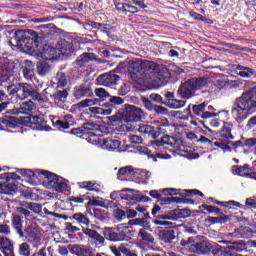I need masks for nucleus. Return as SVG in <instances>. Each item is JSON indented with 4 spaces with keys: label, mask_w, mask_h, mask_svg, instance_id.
I'll return each mask as SVG.
<instances>
[{
    "label": "nucleus",
    "mask_w": 256,
    "mask_h": 256,
    "mask_svg": "<svg viewBox=\"0 0 256 256\" xmlns=\"http://www.w3.org/2000/svg\"><path fill=\"white\" fill-rule=\"evenodd\" d=\"M256 113V87L244 91L232 102L231 114L238 123Z\"/></svg>",
    "instance_id": "f257e3e1"
},
{
    "label": "nucleus",
    "mask_w": 256,
    "mask_h": 256,
    "mask_svg": "<svg viewBox=\"0 0 256 256\" xmlns=\"http://www.w3.org/2000/svg\"><path fill=\"white\" fill-rule=\"evenodd\" d=\"M17 47L24 49L26 53H37L41 38L34 30H17L13 36Z\"/></svg>",
    "instance_id": "f03ea898"
},
{
    "label": "nucleus",
    "mask_w": 256,
    "mask_h": 256,
    "mask_svg": "<svg viewBox=\"0 0 256 256\" xmlns=\"http://www.w3.org/2000/svg\"><path fill=\"white\" fill-rule=\"evenodd\" d=\"M153 71L151 61L135 59L128 66V73L132 81H141L149 77V73Z\"/></svg>",
    "instance_id": "7ed1b4c3"
},
{
    "label": "nucleus",
    "mask_w": 256,
    "mask_h": 256,
    "mask_svg": "<svg viewBox=\"0 0 256 256\" xmlns=\"http://www.w3.org/2000/svg\"><path fill=\"white\" fill-rule=\"evenodd\" d=\"M104 237L114 243L131 241L135 237V230L129 228L126 224H119L115 228H105Z\"/></svg>",
    "instance_id": "20e7f679"
},
{
    "label": "nucleus",
    "mask_w": 256,
    "mask_h": 256,
    "mask_svg": "<svg viewBox=\"0 0 256 256\" xmlns=\"http://www.w3.org/2000/svg\"><path fill=\"white\" fill-rule=\"evenodd\" d=\"M209 80L205 77H198L188 79L182 85H180L177 93L181 97V99H191L193 95H195V91L198 89H203Z\"/></svg>",
    "instance_id": "39448f33"
},
{
    "label": "nucleus",
    "mask_w": 256,
    "mask_h": 256,
    "mask_svg": "<svg viewBox=\"0 0 256 256\" xmlns=\"http://www.w3.org/2000/svg\"><path fill=\"white\" fill-rule=\"evenodd\" d=\"M199 209H204V211H207V213L212 215H219L218 217L208 216L206 218V222L211 225H225V223L233 221V217H235L231 214L225 215L221 208L213 205L202 204L199 206Z\"/></svg>",
    "instance_id": "423d86ee"
},
{
    "label": "nucleus",
    "mask_w": 256,
    "mask_h": 256,
    "mask_svg": "<svg viewBox=\"0 0 256 256\" xmlns=\"http://www.w3.org/2000/svg\"><path fill=\"white\" fill-rule=\"evenodd\" d=\"M39 175H42L44 179H47L48 189H53L56 193H65L68 189L67 183L63 182V177L49 171V170H39Z\"/></svg>",
    "instance_id": "0eeeda50"
},
{
    "label": "nucleus",
    "mask_w": 256,
    "mask_h": 256,
    "mask_svg": "<svg viewBox=\"0 0 256 256\" xmlns=\"http://www.w3.org/2000/svg\"><path fill=\"white\" fill-rule=\"evenodd\" d=\"M8 95H16L17 99L21 101L29 99L31 97L33 90V85L27 82H19L17 84H11L6 87Z\"/></svg>",
    "instance_id": "6e6552de"
},
{
    "label": "nucleus",
    "mask_w": 256,
    "mask_h": 256,
    "mask_svg": "<svg viewBox=\"0 0 256 256\" xmlns=\"http://www.w3.org/2000/svg\"><path fill=\"white\" fill-rule=\"evenodd\" d=\"M83 29H86V31H91V29H96L97 31H100V33H104L107 35L109 39H112V41H115V26H111L110 24L106 23H99L93 20H86L82 23Z\"/></svg>",
    "instance_id": "1a4fd4ad"
},
{
    "label": "nucleus",
    "mask_w": 256,
    "mask_h": 256,
    "mask_svg": "<svg viewBox=\"0 0 256 256\" xmlns=\"http://www.w3.org/2000/svg\"><path fill=\"white\" fill-rule=\"evenodd\" d=\"M128 129H130V131H139L141 135H147V137H150L151 139H157L161 137V135H165V133H167V131L161 127L155 128L149 124L143 123H139L137 126L130 125Z\"/></svg>",
    "instance_id": "9d476101"
},
{
    "label": "nucleus",
    "mask_w": 256,
    "mask_h": 256,
    "mask_svg": "<svg viewBox=\"0 0 256 256\" xmlns=\"http://www.w3.org/2000/svg\"><path fill=\"white\" fill-rule=\"evenodd\" d=\"M186 111L189 115H195L196 117H201V119H213L217 117L215 112H207V103L203 102L201 104H190Z\"/></svg>",
    "instance_id": "9b49d317"
},
{
    "label": "nucleus",
    "mask_w": 256,
    "mask_h": 256,
    "mask_svg": "<svg viewBox=\"0 0 256 256\" xmlns=\"http://www.w3.org/2000/svg\"><path fill=\"white\" fill-rule=\"evenodd\" d=\"M125 175H134L136 179H140L141 181H149V178L151 177V172L147 170H136L133 169V166H125L119 168L117 172L118 179H121V177H125Z\"/></svg>",
    "instance_id": "f8f14e48"
},
{
    "label": "nucleus",
    "mask_w": 256,
    "mask_h": 256,
    "mask_svg": "<svg viewBox=\"0 0 256 256\" xmlns=\"http://www.w3.org/2000/svg\"><path fill=\"white\" fill-rule=\"evenodd\" d=\"M43 210V206L39 203L35 202H20L19 206L16 207V212L20 215H24V217H32L31 213H41Z\"/></svg>",
    "instance_id": "ddd939ff"
},
{
    "label": "nucleus",
    "mask_w": 256,
    "mask_h": 256,
    "mask_svg": "<svg viewBox=\"0 0 256 256\" xmlns=\"http://www.w3.org/2000/svg\"><path fill=\"white\" fill-rule=\"evenodd\" d=\"M143 110L135 105L126 104L124 110L125 123H141Z\"/></svg>",
    "instance_id": "4468645a"
},
{
    "label": "nucleus",
    "mask_w": 256,
    "mask_h": 256,
    "mask_svg": "<svg viewBox=\"0 0 256 256\" xmlns=\"http://www.w3.org/2000/svg\"><path fill=\"white\" fill-rule=\"evenodd\" d=\"M99 129V125L91 122L84 123L81 127L73 128L70 130V135H75L76 137H95V133L93 131H97Z\"/></svg>",
    "instance_id": "2eb2a0df"
},
{
    "label": "nucleus",
    "mask_w": 256,
    "mask_h": 256,
    "mask_svg": "<svg viewBox=\"0 0 256 256\" xmlns=\"http://www.w3.org/2000/svg\"><path fill=\"white\" fill-rule=\"evenodd\" d=\"M223 243L225 245H230L224 247V252L222 256H243L239 253L243 251V248L245 247V241L243 240H238V241H229V240H224Z\"/></svg>",
    "instance_id": "dca6fc26"
},
{
    "label": "nucleus",
    "mask_w": 256,
    "mask_h": 256,
    "mask_svg": "<svg viewBox=\"0 0 256 256\" xmlns=\"http://www.w3.org/2000/svg\"><path fill=\"white\" fill-rule=\"evenodd\" d=\"M162 194L165 197H173V195H180V197H195V195L205 197V194L198 189L184 190V192H181V190L177 188H164L162 189Z\"/></svg>",
    "instance_id": "f3484780"
},
{
    "label": "nucleus",
    "mask_w": 256,
    "mask_h": 256,
    "mask_svg": "<svg viewBox=\"0 0 256 256\" xmlns=\"http://www.w3.org/2000/svg\"><path fill=\"white\" fill-rule=\"evenodd\" d=\"M156 233L158 236L159 241H162L163 243L171 244L173 241L177 239V235L175 232V228L173 227H161L158 226L156 228Z\"/></svg>",
    "instance_id": "a211bd4d"
},
{
    "label": "nucleus",
    "mask_w": 256,
    "mask_h": 256,
    "mask_svg": "<svg viewBox=\"0 0 256 256\" xmlns=\"http://www.w3.org/2000/svg\"><path fill=\"white\" fill-rule=\"evenodd\" d=\"M153 77L155 83H157L159 87H163L169 83V79H171V73L169 72V69L161 66L154 70Z\"/></svg>",
    "instance_id": "6ab92c4d"
},
{
    "label": "nucleus",
    "mask_w": 256,
    "mask_h": 256,
    "mask_svg": "<svg viewBox=\"0 0 256 256\" xmlns=\"http://www.w3.org/2000/svg\"><path fill=\"white\" fill-rule=\"evenodd\" d=\"M97 81L104 87H111L112 85H116L117 81H121V76L115 74V70H112L98 76Z\"/></svg>",
    "instance_id": "aec40b11"
},
{
    "label": "nucleus",
    "mask_w": 256,
    "mask_h": 256,
    "mask_svg": "<svg viewBox=\"0 0 256 256\" xmlns=\"http://www.w3.org/2000/svg\"><path fill=\"white\" fill-rule=\"evenodd\" d=\"M0 251L4 256H17L15 254V242L3 235H0Z\"/></svg>",
    "instance_id": "412c9836"
},
{
    "label": "nucleus",
    "mask_w": 256,
    "mask_h": 256,
    "mask_svg": "<svg viewBox=\"0 0 256 256\" xmlns=\"http://www.w3.org/2000/svg\"><path fill=\"white\" fill-rule=\"evenodd\" d=\"M23 235V239H27L29 243H39V241H41V232L35 226H25Z\"/></svg>",
    "instance_id": "4be33fe9"
},
{
    "label": "nucleus",
    "mask_w": 256,
    "mask_h": 256,
    "mask_svg": "<svg viewBox=\"0 0 256 256\" xmlns=\"http://www.w3.org/2000/svg\"><path fill=\"white\" fill-rule=\"evenodd\" d=\"M93 95V84L84 83L74 88L73 96L75 99L93 97Z\"/></svg>",
    "instance_id": "5701e85b"
},
{
    "label": "nucleus",
    "mask_w": 256,
    "mask_h": 256,
    "mask_svg": "<svg viewBox=\"0 0 256 256\" xmlns=\"http://www.w3.org/2000/svg\"><path fill=\"white\" fill-rule=\"evenodd\" d=\"M164 97L166 99V101H164V105H166V107H169V109H181L187 104V101L185 100L175 99L174 92H166L164 94Z\"/></svg>",
    "instance_id": "b1692460"
},
{
    "label": "nucleus",
    "mask_w": 256,
    "mask_h": 256,
    "mask_svg": "<svg viewBox=\"0 0 256 256\" xmlns=\"http://www.w3.org/2000/svg\"><path fill=\"white\" fill-rule=\"evenodd\" d=\"M16 171L17 173L22 175V177H25L27 183H29L30 185H37L39 181V177L42 176V175H39L40 170H37L36 172H34L31 169L17 168Z\"/></svg>",
    "instance_id": "393cba45"
},
{
    "label": "nucleus",
    "mask_w": 256,
    "mask_h": 256,
    "mask_svg": "<svg viewBox=\"0 0 256 256\" xmlns=\"http://www.w3.org/2000/svg\"><path fill=\"white\" fill-rule=\"evenodd\" d=\"M23 223H25V221L23 220V216L12 213L11 226L12 229H14L15 233L18 234L19 239H23V237L25 236V234H23V231H25V229H23Z\"/></svg>",
    "instance_id": "a878e982"
},
{
    "label": "nucleus",
    "mask_w": 256,
    "mask_h": 256,
    "mask_svg": "<svg viewBox=\"0 0 256 256\" xmlns=\"http://www.w3.org/2000/svg\"><path fill=\"white\" fill-rule=\"evenodd\" d=\"M233 129V124L231 123H225L222 129L217 132L216 136L218 137L219 141H233L235 139V136L231 133Z\"/></svg>",
    "instance_id": "bb28decb"
},
{
    "label": "nucleus",
    "mask_w": 256,
    "mask_h": 256,
    "mask_svg": "<svg viewBox=\"0 0 256 256\" xmlns=\"http://www.w3.org/2000/svg\"><path fill=\"white\" fill-rule=\"evenodd\" d=\"M82 231L86 235V237H88L89 239H91V241L95 243V245L99 246L105 243V238L103 237V235L99 234V232H97L96 230L82 227Z\"/></svg>",
    "instance_id": "cd10ccee"
},
{
    "label": "nucleus",
    "mask_w": 256,
    "mask_h": 256,
    "mask_svg": "<svg viewBox=\"0 0 256 256\" xmlns=\"http://www.w3.org/2000/svg\"><path fill=\"white\" fill-rule=\"evenodd\" d=\"M71 253L77 256H95V253L85 245L74 244L71 247Z\"/></svg>",
    "instance_id": "c85d7f7f"
},
{
    "label": "nucleus",
    "mask_w": 256,
    "mask_h": 256,
    "mask_svg": "<svg viewBox=\"0 0 256 256\" xmlns=\"http://www.w3.org/2000/svg\"><path fill=\"white\" fill-rule=\"evenodd\" d=\"M68 219H70L74 225H85L86 227H89V223H91L89 217L81 212L74 213L72 216H68Z\"/></svg>",
    "instance_id": "c756f323"
},
{
    "label": "nucleus",
    "mask_w": 256,
    "mask_h": 256,
    "mask_svg": "<svg viewBox=\"0 0 256 256\" xmlns=\"http://www.w3.org/2000/svg\"><path fill=\"white\" fill-rule=\"evenodd\" d=\"M186 139L189 141H192V143H202L203 145H213V141L209 140V138L203 136V135H198L195 132H188L186 134Z\"/></svg>",
    "instance_id": "7c9ffc66"
},
{
    "label": "nucleus",
    "mask_w": 256,
    "mask_h": 256,
    "mask_svg": "<svg viewBox=\"0 0 256 256\" xmlns=\"http://www.w3.org/2000/svg\"><path fill=\"white\" fill-rule=\"evenodd\" d=\"M162 140L164 145H169L170 147H172V149H175V151H179V153L183 151V149L179 145V143H181V139L175 136L165 135L162 137Z\"/></svg>",
    "instance_id": "2f4dec72"
},
{
    "label": "nucleus",
    "mask_w": 256,
    "mask_h": 256,
    "mask_svg": "<svg viewBox=\"0 0 256 256\" xmlns=\"http://www.w3.org/2000/svg\"><path fill=\"white\" fill-rule=\"evenodd\" d=\"M95 61V53L84 52L76 59V65L78 67H87L88 63Z\"/></svg>",
    "instance_id": "473e14b6"
},
{
    "label": "nucleus",
    "mask_w": 256,
    "mask_h": 256,
    "mask_svg": "<svg viewBox=\"0 0 256 256\" xmlns=\"http://www.w3.org/2000/svg\"><path fill=\"white\" fill-rule=\"evenodd\" d=\"M148 230L151 228H141L138 232L137 239L142 243H155V238Z\"/></svg>",
    "instance_id": "72a5a7b5"
},
{
    "label": "nucleus",
    "mask_w": 256,
    "mask_h": 256,
    "mask_svg": "<svg viewBox=\"0 0 256 256\" xmlns=\"http://www.w3.org/2000/svg\"><path fill=\"white\" fill-rule=\"evenodd\" d=\"M100 105L101 107H106V108L90 107L89 108L90 113H93V115H111V113H113V108H111L110 103H103Z\"/></svg>",
    "instance_id": "f704fd0d"
},
{
    "label": "nucleus",
    "mask_w": 256,
    "mask_h": 256,
    "mask_svg": "<svg viewBox=\"0 0 256 256\" xmlns=\"http://www.w3.org/2000/svg\"><path fill=\"white\" fill-rule=\"evenodd\" d=\"M147 219H151L149 212L144 213V216L141 218H136L128 221V225H139L144 227V229H151V225L147 222Z\"/></svg>",
    "instance_id": "c9c22d12"
},
{
    "label": "nucleus",
    "mask_w": 256,
    "mask_h": 256,
    "mask_svg": "<svg viewBox=\"0 0 256 256\" xmlns=\"http://www.w3.org/2000/svg\"><path fill=\"white\" fill-rule=\"evenodd\" d=\"M79 189H86V191H94L95 193H101V185L95 181H83L78 183Z\"/></svg>",
    "instance_id": "e433bc0d"
},
{
    "label": "nucleus",
    "mask_w": 256,
    "mask_h": 256,
    "mask_svg": "<svg viewBox=\"0 0 256 256\" xmlns=\"http://www.w3.org/2000/svg\"><path fill=\"white\" fill-rule=\"evenodd\" d=\"M54 103H65L67 101V97H69V91L67 89L56 90L51 96Z\"/></svg>",
    "instance_id": "4c0bfd02"
},
{
    "label": "nucleus",
    "mask_w": 256,
    "mask_h": 256,
    "mask_svg": "<svg viewBox=\"0 0 256 256\" xmlns=\"http://www.w3.org/2000/svg\"><path fill=\"white\" fill-rule=\"evenodd\" d=\"M236 70L239 71V77H243L244 79H250V77H253V75H255V69L251 67L237 65Z\"/></svg>",
    "instance_id": "58836bf2"
},
{
    "label": "nucleus",
    "mask_w": 256,
    "mask_h": 256,
    "mask_svg": "<svg viewBox=\"0 0 256 256\" xmlns=\"http://www.w3.org/2000/svg\"><path fill=\"white\" fill-rule=\"evenodd\" d=\"M170 215L174 216V221H177V219H186V217H191V210L187 208L174 209L170 210Z\"/></svg>",
    "instance_id": "ea45409f"
},
{
    "label": "nucleus",
    "mask_w": 256,
    "mask_h": 256,
    "mask_svg": "<svg viewBox=\"0 0 256 256\" xmlns=\"http://www.w3.org/2000/svg\"><path fill=\"white\" fill-rule=\"evenodd\" d=\"M195 252L199 255H209L211 253V244H207L205 242H199L194 244Z\"/></svg>",
    "instance_id": "a19ab883"
},
{
    "label": "nucleus",
    "mask_w": 256,
    "mask_h": 256,
    "mask_svg": "<svg viewBox=\"0 0 256 256\" xmlns=\"http://www.w3.org/2000/svg\"><path fill=\"white\" fill-rule=\"evenodd\" d=\"M17 191H19V186H18L17 182L10 181L8 184H6L2 188L0 193H4V195H15V193H17Z\"/></svg>",
    "instance_id": "79ce46f5"
},
{
    "label": "nucleus",
    "mask_w": 256,
    "mask_h": 256,
    "mask_svg": "<svg viewBox=\"0 0 256 256\" xmlns=\"http://www.w3.org/2000/svg\"><path fill=\"white\" fill-rule=\"evenodd\" d=\"M56 53H57V49L51 46H45L42 50L43 58L46 61H53V59H55Z\"/></svg>",
    "instance_id": "37998d69"
},
{
    "label": "nucleus",
    "mask_w": 256,
    "mask_h": 256,
    "mask_svg": "<svg viewBox=\"0 0 256 256\" xmlns=\"http://www.w3.org/2000/svg\"><path fill=\"white\" fill-rule=\"evenodd\" d=\"M15 120H11V116L3 118L0 117V131H5L7 129H15Z\"/></svg>",
    "instance_id": "c03bdc74"
},
{
    "label": "nucleus",
    "mask_w": 256,
    "mask_h": 256,
    "mask_svg": "<svg viewBox=\"0 0 256 256\" xmlns=\"http://www.w3.org/2000/svg\"><path fill=\"white\" fill-rule=\"evenodd\" d=\"M238 205H231V207H238V209H243L247 211V209H256V200L252 198H247L245 201V205L236 201Z\"/></svg>",
    "instance_id": "a18cd8bd"
},
{
    "label": "nucleus",
    "mask_w": 256,
    "mask_h": 256,
    "mask_svg": "<svg viewBox=\"0 0 256 256\" xmlns=\"http://www.w3.org/2000/svg\"><path fill=\"white\" fill-rule=\"evenodd\" d=\"M35 102H33L32 100H28L26 102H23L22 104H20V111L19 113H22L24 115H28V113H31V111H33V109H35Z\"/></svg>",
    "instance_id": "49530a36"
},
{
    "label": "nucleus",
    "mask_w": 256,
    "mask_h": 256,
    "mask_svg": "<svg viewBox=\"0 0 256 256\" xmlns=\"http://www.w3.org/2000/svg\"><path fill=\"white\" fill-rule=\"evenodd\" d=\"M11 121H16L15 129H17V127L20 125H23L24 127H31L32 125L31 115L28 117H23L21 120H19L17 117L11 116Z\"/></svg>",
    "instance_id": "de8ad7c7"
},
{
    "label": "nucleus",
    "mask_w": 256,
    "mask_h": 256,
    "mask_svg": "<svg viewBox=\"0 0 256 256\" xmlns=\"http://www.w3.org/2000/svg\"><path fill=\"white\" fill-rule=\"evenodd\" d=\"M104 145L107 149L115 151V149H119V147H121V141L113 138H106L104 140Z\"/></svg>",
    "instance_id": "09e8293b"
},
{
    "label": "nucleus",
    "mask_w": 256,
    "mask_h": 256,
    "mask_svg": "<svg viewBox=\"0 0 256 256\" xmlns=\"http://www.w3.org/2000/svg\"><path fill=\"white\" fill-rule=\"evenodd\" d=\"M189 15L193 18L194 21H201L202 23H206L207 25H213V20L206 18L205 16L195 11H190Z\"/></svg>",
    "instance_id": "8fccbe9b"
},
{
    "label": "nucleus",
    "mask_w": 256,
    "mask_h": 256,
    "mask_svg": "<svg viewBox=\"0 0 256 256\" xmlns=\"http://www.w3.org/2000/svg\"><path fill=\"white\" fill-rule=\"evenodd\" d=\"M74 51L75 47L73 46V42H62V46L60 48V53H62V55H71Z\"/></svg>",
    "instance_id": "3c124183"
},
{
    "label": "nucleus",
    "mask_w": 256,
    "mask_h": 256,
    "mask_svg": "<svg viewBox=\"0 0 256 256\" xmlns=\"http://www.w3.org/2000/svg\"><path fill=\"white\" fill-rule=\"evenodd\" d=\"M109 121L114 125H121L123 123H127L125 122V114L121 112H116L115 115L110 116Z\"/></svg>",
    "instance_id": "603ef678"
},
{
    "label": "nucleus",
    "mask_w": 256,
    "mask_h": 256,
    "mask_svg": "<svg viewBox=\"0 0 256 256\" xmlns=\"http://www.w3.org/2000/svg\"><path fill=\"white\" fill-rule=\"evenodd\" d=\"M30 97L32 101H37L38 103H47L48 101L47 96L43 93H39L35 88L32 90Z\"/></svg>",
    "instance_id": "864d4df0"
},
{
    "label": "nucleus",
    "mask_w": 256,
    "mask_h": 256,
    "mask_svg": "<svg viewBox=\"0 0 256 256\" xmlns=\"http://www.w3.org/2000/svg\"><path fill=\"white\" fill-rule=\"evenodd\" d=\"M101 103V101L97 98L94 99H84L80 101L77 105L80 109H85L86 107H93V105H97Z\"/></svg>",
    "instance_id": "5fc2aeb1"
},
{
    "label": "nucleus",
    "mask_w": 256,
    "mask_h": 256,
    "mask_svg": "<svg viewBox=\"0 0 256 256\" xmlns=\"http://www.w3.org/2000/svg\"><path fill=\"white\" fill-rule=\"evenodd\" d=\"M136 151L140 155H147L148 159H153L154 163H157V158L155 157V154H151V150L145 146H137Z\"/></svg>",
    "instance_id": "6e6d98bb"
},
{
    "label": "nucleus",
    "mask_w": 256,
    "mask_h": 256,
    "mask_svg": "<svg viewBox=\"0 0 256 256\" xmlns=\"http://www.w3.org/2000/svg\"><path fill=\"white\" fill-rule=\"evenodd\" d=\"M121 199H124V201H149L150 198L147 196H142L141 198L137 194H122Z\"/></svg>",
    "instance_id": "4d7b16f0"
},
{
    "label": "nucleus",
    "mask_w": 256,
    "mask_h": 256,
    "mask_svg": "<svg viewBox=\"0 0 256 256\" xmlns=\"http://www.w3.org/2000/svg\"><path fill=\"white\" fill-rule=\"evenodd\" d=\"M90 213L95 219H98V221H105V219H107V212H105L104 209L94 208Z\"/></svg>",
    "instance_id": "13d9d810"
},
{
    "label": "nucleus",
    "mask_w": 256,
    "mask_h": 256,
    "mask_svg": "<svg viewBox=\"0 0 256 256\" xmlns=\"http://www.w3.org/2000/svg\"><path fill=\"white\" fill-rule=\"evenodd\" d=\"M43 211L45 215H48V217H52L54 221H59V219H63L64 221H67L69 219L68 215L51 212L47 208H44Z\"/></svg>",
    "instance_id": "bf43d9fd"
},
{
    "label": "nucleus",
    "mask_w": 256,
    "mask_h": 256,
    "mask_svg": "<svg viewBox=\"0 0 256 256\" xmlns=\"http://www.w3.org/2000/svg\"><path fill=\"white\" fill-rule=\"evenodd\" d=\"M18 254L20 256H31V246L27 242H23L19 245Z\"/></svg>",
    "instance_id": "052dcab7"
},
{
    "label": "nucleus",
    "mask_w": 256,
    "mask_h": 256,
    "mask_svg": "<svg viewBox=\"0 0 256 256\" xmlns=\"http://www.w3.org/2000/svg\"><path fill=\"white\" fill-rule=\"evenodd\" d=\"M55 80L57 82V87L67 86V74H65V72H57Z\"/></svg>",
    "instance_id": "680f3d73"
},
{
    "label": "nucleus",
    "mask_w": 256,
    "mask_h": 256,
    "mask_svg": "<svg viewBox=\"0 0 256 256\" xmlns=\"http://www.w3.org/2000/svg\"><path fill=\"white\" fill-rule=\"evenodd\" d=\"M53 127L58 129V131H67V129H70L71 124L68 121L56 120L53 121Z\"/></svg>",
    "instance_id": "e2e57ef3"
},
{
    "label": "nucleus",
    "mask_w": 256,
    "mask_h": 256,
    "mask_svg": "<svg viewBox=\"0 0 256 256\" xmlns=\"http://www.w3.org/2000/svg\"><path fill=\"white\" fill-rule=\"evenodd\" d=\"M208 201H211V203H215V205H220V207H229L231 205H239L237 201L235 200H229V201H219L213 197H209Z\"/></svg>",
    "instance_id": "0e129e2a"
},
{
    "label": "nucleus",
    "mask_w": 256,
    "mask_h": 256,
    "mask_svg": "<svg viewBox=\"0 0 256 256\" xmlns=\"http://www.w3.org/2000/svg\"><path fill=\"white\" fill-rule=\"evenodd\" d=\"M49 71H51V66L49 64L42 62L37 65V73L38 75H41V77H45Z\"/></svg>",
    "instance_id": "69168bd1"
},
{
    "label": "nucleus",
    "mask_w": 256,
    "mask_h": 256,
    "mask_svg": "<svg viewBox=\"0 0 256 256\" xmlns=\"http://www.w3.org/2000/svg\"><path fill=\"white\" fill-rule=\"evenodd\" d=\"M243 233H253V229L251 227H240L239 232L232 233V237H237L238 239H241L245 237Z\"/></svg>",
    "instance_id": "338daca9"
},
{
    "label": "nucleus",
    "mask_w": 256,
    "mask_h": 256,
    "mask_svg": "<svg viewBox=\"0 0 256 256\" xmlns=\"http://www.w3.org/2000/svg\"><path fill=\"white\" fill-rule=\"evenodd\" d=\"M32 125H37V129L43 128L45 125V120L41 116H33L31 115Z\"/></svg>",
    "instance_id": "774afa93"
}]
</instances>
